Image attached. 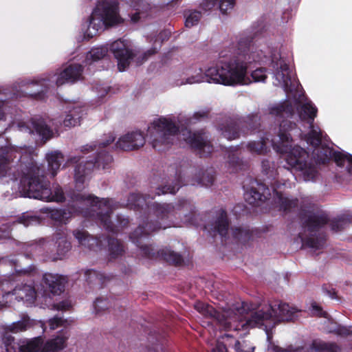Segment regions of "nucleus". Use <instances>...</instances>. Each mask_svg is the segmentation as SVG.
Wrapping results in <instances>:
<instances>
[{"mask_svg": "<svg viewBox=\"0 0 352 352\" xmlns=\"http://www.w3.org/2000/svg\"><path fill=\"white\" fill-rule=\"evenodd\" d=\"M327 216L323 212L314 214L305 221V228L308 231L313 232L327 223Z\"/></svg>", "mask_w": 352, "mask_h": 352, "instance_id": "nucleus-23", "label": "nucleus"}, {"mask_svg": "<svg viewBox=\"0 0 352 352\" xmlns=\"http://www.w3.org/2000/svg\"><path fill=\"white\" fill-rule=\"evenodd\" d=\"M67 321L59 317H54L49 320L50 329L54 330L60 327H65Z\"/></svg>", "mask_w": 352, "mask_h": 352, "instance_id": "nucleus-46", "label": "nucleus"}, {"mask_svg": "<svg viewBox=\"0 0 352 352\" xmlns=\"http://www.w3.org/2000/svg\"><path fill=\"white\" fill-rule=\"evenodd\" d=\"M231 235L233 238L239 241L245 240L249 238V231L240 227L232 229Z\"/></svg>", "mask_w": 352, "mask_h": 352, "instance_id": "nucleus-43", "label": "nucleus"}, {"mask_svg": "<svg viewBox=\"0 0 352 352\" xmlns=\"http://www.w3.org/2000/svg\"><path fill=\"white\" fill-rule=\"evenodd\" d=\"M50 217L56 221H63V212L60 210H52L50 211Z\"/></svg>", "mask_w": 352, "mask_h": 352, "instance_id": "nucleus-54", "label": "nucleus"}, {"mask_svg": "<svg viewBox=\"0 0 352 352\" xmlns=\"http://www.w3.org/2000/svg\"><path fill=\"white\" fill-rule=\"evenodd\" d=\"M166 228V226H159L157 227H152L151 225L147 224L145 228L139 227L131 236V238L135 242V240L141 237L143 234H148V233L156 231L160 228Z\"/></svg>", "mask_w": 352, "mask_h": 352, "instance_id": "nucleus-37", "label": "nucleus"}, {"mask_svg": "<svg viewBox=\"0 0 352 352\" xmlns=\"http://www.w3.org/2000/svg\"><path fill=\"white\" fill-rule=\"evenodd\" d=\"M20 222L25 226H36L40 223L41 219L36 216L25 214L20 219Z\"/></svg>", "mask_w": 352, "mask_h": 352, "instance_id": "nucleus-44", "label": "nucleus"}, {"mask_svg": "<svg viewBox=\"0 0 352 352\" xmlns=\"http://www.w3.org/2000/svg\"><path fill=\"white\" fill-rule=\"evenodd\" d=\"M34 128L35 131L43 138L47 139L51 135V130L43 122L34 123Z\"/></svg>", "mask_w": 352, "mask_h": 352, "instance_id": "nucleus-39", "label": "nucleus"}, {"mask_svg": "<svg viewBox=\"0 0 352 352\" xmlns=\"http://www.w3.org/2000/svg\"><path fill=\"white\" fill-rule=\"evenodd\" d=\"M145 144L144 135L138 131L127 133L118 140V147L125 151H131L142 147Z\"/></svg>", "mask_w": 352, "mask_h": 352, "instance_id": "nucleus-16", "label": "nucleus"}, {"mask_svg": "<svg viewBox=\"0 0 352 352\" xmlns=\"http://www.w3.org/2000/svg\"><path fill=\"white\" fill-rule=\"evenodd\" d=\"M311 312L313 315L326 317L327 313L323 311L321 307L316 302L311 304Z\"/></svg>", "mask_w": 352, "mask_h": 352, "instance_id": "nucleus-51", "label": "nucleus"}, {"mask_svg": "<svg viewBox=\"0 0 352 352\" xmlns=\"http://www.w3.org/2000/svg\"><path fill=\"white\" fill-rule=\"evenodd\" d=\"M329 155L333 157L338 166H342L346 164L348 173L352 174V155L340 152L331 153V151H329Z\"/></svg>", "mask_w": 352, "mask_h": 352, "instance_id": "nucleus-29", "label": "nucleus"}, {"mask_svg": "<svg viewBox=\"0 0 352 352\" xmlns=\"http://www.w3.org/2000/svg\"><path fill=\"white\" fill-rule=\"evenodd\" d=\"M195 309L207 318L219 324L223 329L239 330L241 328L265 326V328L274 325L279 321H289L295 318L298 309L287 303L275 302L273 305L265 306L256 311H251L243 315L245 306L237 309H223L220 313L212 306L201 302L195 304Z\"/></svg>", "mask_w": 352, "mask_h": 352, "instance_id": "nucleus-1", "label": "nucleus"}, {"mask_svg": "<svg viewBox=\"0 0 352 352\" xmlns=\"http://www.w3.org/2000/svg\"><path fill=\"white\" fill-rule=\"evenodd\" d=\"M109 246L111 254L113 257L118 256L123 252L122 245L117 239H110L109 241Z\"/></svg>", "mask_w": 352, "mask_h": 352, "instance_id": "nucleus-41", "label": "nucleus"}, {"mask_svg": "<svg viewBox=\"0 0 352 352\" xmlns=\"http://www.w3.org/2000/svg\"><path fill=\"white\" fill-rule=\"evenodd\" d=\"M46 80L45 78H41V79H39L36 83H38L40 84L41 86H47L46 85Z\"/></svg>", "mask_w": 352, "mask_h": 352, "instance_id": "nucleus-64", "label": "nucleus"}, {"mask_svg": "<svg viewBox=\"0 0 352 352\" xmlns=\"http://www.w3.org/2000/svg\"><path fill=\"white\" fill-rule=\"evenodd\" d=\"M211 229L218 232L222 237H230L229 223L226 212L224 210L219 211L214 223L212 224Z\"/></svg>", "mask_w": 352, "mask_h": 352, "instance_id": "nucleus-20", "label": "nucleus"}, {"mask_svg": "<svg viewBox=\"0 0 352 352\" xmlns=\"http://www.w3.org/2000/svg\"><path fill=\"white\" fill-rule=\"evenodd\" d=\"M212 352H227L226 346L222 343H217Z\"/></svg>", "mask_w": 352, "mask_h": 352, "instance_id": "nucleus-58", "label": "nucleus"}, {"mask_svg": "<svg viewBox=\"0 0 352 352\" xmlns=\"http://www.w3.org/2000/svg\"><path fill=\"white\" fill-rule=\"evenodd\" d=\"M83 110L80 107H74L68 111L64 121L65 126H74L80 123Z\"/></svg>", "mask_w": 352, "mask_h": 352, "instance_id": "nucleus-27", "label": "nucleus"}, {"mask_svg": "<svg viewBox=\"0 0 352 352\" xmlns=\"http://www.w3.org/2000/svg\"><path fill=\"white\" fill-rule=\"evenodd\" d=\"M213 180L214 177L207 174L206 175H204L202 179L198 183L203 186H208L212 184Z\"/></svg>", "mask_w": 352, "mask_h": 352, "instance_id": "nucleus-53", "label": "nucleus"}, {"mask_svg": "<svg viewBox=\"0 0 352 352\" xmlns=\"http://www.w3.org/2000/svg\"><path fill=\"white\" fill-rule=\"evenodd\" d=\"M74 235L81 245L87 247L91 250H95L96 248L100 245L98 240L90 236L87 232L85 230H75Z\"/></svg>", "mask_w": 352, "mask_h": 352, "instance_id": "nucleus-22", "label": "nucleus"}, {"mask_svg": "<svg viewBox=\"0 0 352 352\" xmlns=\"http://www.w3.org/2000/svg\"><path fill=\"white\" fill-rule=\"evenodd\" d=\"M241 126V121H229L221 130L223 136L228 140H233L240 135L239 128Z\"/></svg>", "mask_w": 352, "mask_h": 352, "instance_id": "nucleus-25", "label": "nucleus"}, {"mask_svg": "<svg viewBox=\"0 0 352 352\" xmlns=\"http://www.w3.org/2000/svg\"><path fill=\"white\" fill-rule=\"evenodd\" d=\"M156 52H157V50L155 49H151V50H148L146 52L144 53V59H146L148 56H151Z\"/></svg>", "mask_w": 352, "mask_h": 352, "instance_id": "nucleus-62", "label": "nucleus"}, {"mask_svg": "<svg viewBox=\"0 0 352 352\" xmlns=\"http://www.w3.org/2000/svg\"><path fill=\"white\" fill-rule=\"evenodd\" d=\"M208 111L201 110V111L195 112L194 113L193 117L196 119H198L199 118H205L208 116Z\"/></svg>", "mask_w": 352, "mask_h": 352, "instance_id": "nucleus-59", "label": "nucleus"}, {"mask_svg": "<svg viewBox=\"0 0 352 352\" xmlns=\"http://www.w3.org/2000/svg\"><path fill=\"white\" fill-rule=\"evenodd\" d=\"M86 275L88 276V279L91 282L94 281V280H98L100 281L101 279V278H100L101 276L99 275L96 271H94V270H88L86 272Z\"/></svg>", "mask_w": 352, "mask_h": 352, "instance_id": "nucleus-56", "label": "nucleus"}, {"mask_svg": "<svg viewBox=\"0 0 352 352\" xmlns=\"http://www.w3.org/2000/svg\"><path fill=\"white\" fill-rule=\"evenodd\" d=\"M44 344L39 337L23 342L19 346L20 352H45Z\"/></svg>", "mask_w": 352, "mask_h": 352, "instance_id": "nucleus-24", "label": "nucleus"}, {"mask_svg": "<svg viewBox=\"0 0 352 352\" xmlns=\"http://www.w3.org/2000/svg\"><path fill=\"white\" fill-rule=\"evenodd\" d=\"M268 351L269 352H302V349L294 348L292 346L283 349L274 344H272L268 347Z\"/></svg>", "mask_w": 352, "mask_h": 352, "instance_id": "nucleus-45", "label": "nucleus"}, {"mask_svg": "<svg viewBox=\"0 0 352 352\" xmlns=\"http://www.w3.org/2000/svg\"><path fill=\"white\" fill-rule=\"evenodd\" d=\"M32 325V322L28 317H24L22 320L13 322L10 325L7 327V330L16 333L19 332L24 331L29 328H30Z\"/></svg>", "mask_w": 352, "mask_h": 352, "instance_id": "nucleus-32", "label": "nucleus"}, {"mask_svg": "<svg viewBox=\"0 0 352 352\" xmlns=\"http://www.w3.org/2000/svg\"><path fill=\"white\" fill-rule=\"evenodd\" d=\"M149 203L142 195L133 193L129 197L127 205L134 208H143L144 206H148Z\"/></svg>", "mask_w": 352, "mask_h": 352, "instance_id": "nucleus-34", "label": "nucleus"}, {"mask_svg": "<svg viewBox=\"0 0 352 352\" xmlns=\"http://www.w3.org/2000/svg\"><path fill=\"white\" fill-rule=\"evenodd\" d=\"M338 349L335 344L314 340L306 352H338Z\"/></svg>", "mask_w": 352, "mask_h": 352, "instance_id": "nucleus-26", "label": "nucleus"}, {"mask_svg": "<svg viewBox=\"0 0 352 352\" xmlns=\"http://www.w3.org/2000/svg\"><path fill=\"white\" fill-rule=\"evenodd\" d=\"M41 169L33 165L27 168L21 179V192L25 197L45 201L60 202L64 199V194L59 186L50 188V183L45 181Z\"/></svg>", "mask_w": 352, "mask_h": 352, "instance_id": "nucleus-6", "label": "nucleus"}, {"mask_svg": "<svg viewBox=\"0 0 352 352\" xmlns=\"http://www.w3.org/2000/svg\"><path fill=\"white\" fill-rule=\"evenodd\" d=\"M208 72L209 68L205 72L197 66L188 68L181 75L175 76L174 85L175 86H182L204 82H213L214 78L209 75Z\"/></svg>", "mask_w": 352, "mask_h": 352, "instance_id": "nucleus-11", "label": "nucleus"}, {"mask_svg": "<svg viewBox=\"0 0 352 352\" xmlns=\"http://www.w3.org/2000/svg\"><path fill=\"white\" fill-rule=\"evenodd\" d=\"M131 6L134 11L131 15V21L133 23L138 22L142 18L146 17L151 10V6L146 0H133Z\"/></svg>", "mask_w": 352, "mask_h": 352, "instance_id": "nucleus-18", "label": "nucleus"}, {"mask_svg": "<svg viewBox=\"0 0 352 352\" xmlns=\"http://www.w3.org/2000/svg\"><path fill=\"white\" fill-rule=\"evenodd\" d=\"M262 169L267 175L272 173L274 170V164H272L269 160H263L262 162Z\"/></svg>", "mask_w": 352, "mask_h": 352, "instance_id": "nucleus-50", "label": "nucleus"}, {"mask_svg": "<svg viewBox=\"0 0 352 352\" xmlns=\"http://www.w3.org/2000/svg\"><path fill=\"white\" fill-rule=\"evenodd\" d=\"M257 60L254 54L246 52L223 63L220 68L210 67L208 74L213 76L214 83L232 86L249 85L252 81L248 74V64Z\"/></svg>", "mask_w": 352, "mask_h": 352, "instance_id": "nucleus-5", "label": "nucleus"}, {"mask_svg": "<svg viewBox=\"0 0 352 352\" xmlns=\"http://www.w3.org/2000/svg\"><path fill=\"white\" fill-rule=\"evenodd\" d=\"M235 0H220L219 8L222 13H226L233 8Z\"/></svg>", "mask_w": 352, "mask_h": 352, "instance_id": "nucleus-47", "label": "nucleus"}, {"mask_svg": "<svg viewBox=\"0 0 352 352\" xmlns=\"http://www.w3.org/2000/svg\"><path fill=\"white\" fill-rule=\"evenodd\" d=\"M76 201H85L92 208L98 207V209L100 210L97 214L98 219L104 223L107 229H111V221L109 219V213L117 208V204L114 203L113 200L104 199L99 200L98 197L91 195L85 196L81 195H76Z\"/></svg>", "mask_w": 352, "mask_h": 352, "instance_id": "nucleus-9", "label": "nucleus"}, {"mask_svg": "<svg viewBox=\"0 0 352 352\" xmlns=\"http://www.w3.org/2000/svg\"><path fill=\"white\" fill-rule=\"evenodd\" d=\"M148 135L153 148L161 149L177 140H184L192 148L199 151L202 156H207L212 151V146L201 133H191L187 129L177 132L175 124L169 118L155 119L148 127Z\"/></svg>", "mask_w": 352, "mask_h": 352, "instance_id": "nucleus-4", "label": "nucleus"}, {"mask_svg": "<svg viewBox=\"0 0 352 352\" xmlns=\"http://www.w3.org/2000/svg\"><path fill=\"white\" fill-rule=\"evenodd\" d=\"M36 292L32 286L30 285H19L12 292L3 295L2 300L0 301V309L7 307L9 303H12L13 298L18 301L23 300L31 304L34 302Z\"/></svg>", "mask_w": 352, "mask_h": 352, "instance_id": "nucleus-12", "label": "nucleus"}, {"mask_svg": "<svg viewBox=\"0 0 352 352\" xmlns=\"http://www.w3.org/2000/svg\"><path fill=\"white\" fill-rule=\"evenodd\" d=\"M294 125L289 121L283 120L275 139L270 140L268 138H265L260 142H250L248 148L253 154H263L267 151L268 142H271L277 152L286 154V162L292 170L299 172L305 181H314L318 176V171L315 166L305 161L308 157L307 151L298 146L292 147V139L287 131Z\"/></svg>", "mask_w": 352, "mask_h": 352, "instance_id": "nucleus-3", "label": "nucleus"}, {"mask_svg": "<svg viewBox=\"0 0 352 352\" xmlns=\"http://www.w3.org/2000/svg\"><path fill=\"white\" fill-rule=\"evenodd\" d=\"M185 25L191 28L198 24L201 18V13L197 10H189L185 12Z\"/></svg>", "mask_w": 352, "mask_h": 352, "instance_id": "nucleus-33", "label": "nucleus"}, {"mask_svg": "<svg viewBox=\"0 0 352 352\" xmlns=\"http://www.w3.org/2000/svg\"><path fill=\"white\" fill-rule=\"evenodd\" d=\"M214 6V0H206L203 5V8L205 10H209Z\"/></svg>", "mask_w": 352, "mask_h": 352, "instance_id": "nucleus-57", "label": "nucleus"}, {"mask_svg": "<svg viewBox=\"0 0 352 352\" xmlns=\"http://www.w3.org/2000/svg\"><path fill=\"white\" fill-rule=\"evenodd\" d=\"M82 68L80 65H70L63 71L54 74L50 80L57 86L66 82H74L82 78Z\"/></svg>", "mask_w": 352, "mask_h": 352, "instance_id": "nucleus-15", "label": "nucleus"}, {"mask_svg": "<svg viewBox=\"0 0 352 352\" xmlns=\"http://www.w3.org/2000/svg\"><path fill=\"white\" fill-rule=\"evenodd\" d=\"M161 256L167 262L175 265H179L183 261L180 254L169 249L162 250L161 251Z\"/></svg>", "mask_w": 352, "mask_h": 352, "instance_id": "nucleus-35", "label": "nucleus"}, {"mask_svg": "<svg viewBox=\"0 0 352 352\" xmlns=\"http://www.w3.org/2000/svg\"><path fill=\"white\" fill-rule=\"evenodd\" d=\"M43 280L49 286L51 292L54 294H60L63 291L67 282L65 276L52 274H45Z\"/></svg>", "mask_w": 352, "mask_h": 352, "instance_id": "nucleus-17", "label": "nucleus"}, {"mask_svg": "<svg viewBox=\"0 0 352 352\" xmlns=\"http://www.w3.org/2000/svg\"><path fill=\"white\" fill-rule=\"evenodd\" d=\"M0 352H14V349L10 345L2 344L0 346Z\"/></svg>", "mask_w": 352, "mask_h": 352, "instance_id": "nucleus-60", "label": "nucleus"}, {"mask_svg": "<svg viewBox=\"0 0 352 352\" xmlns=\"http://www.w3.org/2000/svg\"><path fill=\"white\" fill-rule=\"evenodd\" d=\"M244 197L251 205H257L259 201H264L272 197L276 206L284 211L289 210L297 205L296 199H289L284 197L280 192L274 188L272 194L270 189L263 184H256V187L253 185L250 190L245 191Z\"/></svg>", "mask_w": 352, "mask_h": 352, "instance_id": "nucleus-8", "label": "nucleus"}, {"mask_svg": "<svg viewBox=\"0 0 352 352\" xmlns=\"http://www.w3.org/2000/svg\"><path fill=\"white\" fill-rule=\"evenodd\" d=\"M12 150L7 151L6 155H0V177L4 175L8 168V164L10 160L12 159ZM14 157H16V155Z\"/></svg>", "mask_w": 352, "mask_h": 352, "instance_id": "nucleus-38", "label": "nucleus"}, {"mask_svg": "<svg viewBox=\"0 0 352 352\" xmlns=\"http://www.w3.org/2000/svg\"><path fill=\"white\" fill-rule=\"evenodd\" d=\"M106 138L102 140L101 143H100L99 148L102 146V147L107 146L109 144L112 143L115 140V135L113 133H109L106 135Z\"/></svg>", "mask_w": 352, "mask_h": 352, "instance_id": "nucleus-52", "label": "nucleus"}, {"mask_svg": "<svg viewBox=\"0 0 352 352\" xmlns=\"http://www.w3.org/2000/svg\"><path fill=\"white\" fill-rule=\"evenodd\" d=\"M300 237L303 246H307L316 250H319L324 246V240L322 239H319L313 236L305 238L303 235H300Z\"/></svg>", "mask_w": 352, "mask_h": 352, "instance_id": "nucleus-36", "label": "nucleus"}, {"mask_svg": "<svg viewBox=\"0 0 352 352\" xmlns=\"http://www.w3.org/2000/svg\"><path fill=\"white\" fill-rule=\"evenodd\" d=\"M342 223V221H336V222H333L332 223V230H335V231H338L340 230L341 228H340V225H341Z\"/></svg>", "mask_w": 352, "mask_h": 352, "instance_id": "nucleus-61", "label": "nucleus"}, {"mask_svg": "<svg viewBox=\"0 0 352 352\" xmlns=\"http://www.w3.org/2000/svg\"><path fill=\"white\" fill-rule=\"evenodd\" d=\"M179 186L175 185L173 186H164L162 188V189L158 188L157 192H156L158 195L161 194H166V193H171L175 194L179 189Z\"/></svg>", "mask_w": 352, "mask_h": 352, "instance_id": "nucleus-49", "label": "nucleus"}, {"mask_svg": "<svg viewBox=\"0 0 352 352\" xmlns=\"http://www.w3.org/2000/svg\"><path fill=\"white\" fill-rule=\"evenodd\" d=\"M270 115L280 120L282 118H287L294 113V109L289 101L274 104L269 109Z\"/></svg>", "mask_w": 352, "mask_h": 352, "instance_id": "nucleus-19", "label": "nucleus"}, {"mask_svg": "<svg viewBox=\"0 0 352 352\" xmlns=\"http://www.w3.org/2000/svg\"><path fill=\"white\" fill-rule=\"evenodd\" d=\"M96 314H100L109 308V302L106 298H98L94 304Z\"/></svg>", "mask_w": 352, "mask_h": 352, "instance_id": "nucleus-42", "label": "nucleus"}, {"mask_svg": "<svg viewBox=\"0 0 352 352\" xmlns=\"http://www.w3.org/2000/svg\"><path fill=\"white\" fill-rule=\"evenodd\" d=\"M173 207L170 204L153 203L152 209L156 217L160 219L168 218L173 211Z\"/></svg>", "mask_w": 352, "mask_h": 352, "instance_id": "nucleus-31", "label": "nucleus"}, {"mask_svg": "<svg viewBox=\"0 0 352 352\" xmlns=\"http://www.w3.org/2000/svg\"><path fill=\"white\" fill-rule=\"evenodd\" d=\"M110 50L118 60L119 71H124L134 56L131 50L129 49L125 42L121 40L116 41L111 43Z\"/></svg>", "mask_w": 352, "mask_h": 352, "instance_id": "nucleus-13", "label": "nucleus"}, {"mask_svg": "<svg viewBox=\"0 0 352 352\" xmlns=\"http://www.w3.org/2000/svg\"><path fill=\"white\" fill-rule=\"evenodd\" d=\"M2 102H0V120H3L4 118V113L2 109Z\"/></svg>", "mask_w": 352, "mask_h": 352, "instance_id": "nucleus-63", "label": "nucleus"}, {"mask_svg": "<svg viewBox=\"0 0 352 352\" xmlns=\"http://www.w3.org/2000/svg\"><path fill=\"white\" fill-rule=\"evenodd\" d=\"M122 21L118 12V3L115 0H98L90 16L85 37L91 38L102 30L104 26L113 25Z\"/></svg>", "mask_w": 352, "mask_h": 352, "instance_id": "nucleus-7", "label": "nucleus"}, {"mask_svg": "<svg viewBox=\"0 0 352 352\" xmlns=\"http://www.w3.org/2000/svg\"><path fill=\"white\" fill-rule=\"evenodd\" d=\"M107 52L108 48L105 46L94 47L87 53L85 61L87 64H91L93 61L98 60L104 57Z\"/></svg>", "mask_w": 352, "mask_h": 352, "instance_id": "nucleus-30", "label": "nucleus"}, {"mask_svg": "<svg viewBox=\"0 0 352 352\" xmlns=\"http://www.w3.org/2000/svg\"><path fill=\"white\" fill-rule=\"evenodd\" d=\"M47 160L48 162L49 170L51 171L52 175L55 176L63 161V156L60 152L54 151L47 155Z\"/></svg>", "mask_w": 352, "mask_h": 352, "instance_id": "nucleus-28", "label": "nucleus"}, {"mask_svg": "<svg viewBox=\"0 0 352 352\" xmlns=\"http://www.w3.org/2000/svg\"><path fill=\"white\" fill-rule=\"evenodd\" d=\"M58 243V250H60L61 245L67 250L69 248V243L66 241L64 234L56 233L52 240L40 239L39 240L30 244L26 248L27 256H38L44 251L52 250V247Z\"/></svg>", "mask_w": 352, "mask_h": 352, "instance_id": "nucleus-10", "label": "nucleus"}, {"mask_svg": "<svg viewBox=\"0 0 352 352\" xmlns=\"http://www.w3.org/2000/svg\"><path fill=\"white\" fill-rule=\"evenodd\" d=\"M270 67L274 79V85L283 88L288 97H290V94L293 96L300 119L307 121L310 124L311 131L306 137L307 143L314 147L318 146L322 144L324 137L322 136L320 129L314 127L312 124L317 115V108L303 94H298V82L286 60L278 52L272 55Z\"/></svg>", "mask_w": 352, "mask_h": 352, "instance_id": "nucleus-2", "label": "nucleus"}, {"mask_svg": "<svg viewBox=\"0 0 352 352\" xmlns=\"http://www.w3.org/2000/svg\"><path fill=\"white\" fill-rule=\"evenodd\" d=\"M54 307L57 310L65 311L69 309L72 307V304L70 301L65 300L56 305Z\"/></svg>", "mask_w": 352, "mask_h": 352, "instance_id": "nucleus-55", "label": "nucleus"}, {"mask_svg": "<svg viewBox=\"0 0 352 352\" xmlns=\"http://www.w3.org/2000/svg\"><path fill=\"white\" fill-rule=\"evenodd\" d=\"M234 349L236 351V352H254V347H247L245 342H243L242 344L239 342L236 341L234 344Z\"/></svg>", "mask_w": 352, "mask_h": 352, "instance_id": "nucleus-48", "label": "nucleus"}, {"mask_svg": "<svg viewBox=\"0 0 352 352\" xmlns=\"http://www.w3.org/2000/svg\"><path fill=\"white\" fill-rule=\"evenodd\" d=\"M69 336L65 332H60L56 338L47 341L43 346L45 352H54L63 349Z\"/></svg>", "mask_w": 352, "mask_h": 352, "instance_id": "nucleus-21", "label": "nucleus"}, {"mask_svg": "<svg viewBox=\"0 0 352 352\" xmlns=\"http://www.w3.org/2000/svg\"><path fill=\"white\" fill-rule=\"evenodd\" d=\"M112 157L105 153H100L95 163L93 162H87L85 164L80 162L75 168V180L76 184H83L87 175L91 173L93 168L97 165L98 167L102 165V168H104V162L107 164L111 162Z\"/></svg>", "mask_w": 352, "mask_h": 352, "instance_id": "nucleus-14", "label": "nucleus"}, {"mask_svg": "<svg viewBox=\"0 0 352 352\" xmlns=\"http://www.w3.org/2000/svg\"><path fill=\"white\" fill-rule=\"evenodd\" d=\"M252 82H265L267 78L266 70L265 68H258L254 70L250 76Z\"/></svg>", "mask_w": 352, "mask_h": 352, "instance_id": "nucleus-40", "label": "nucleus"}]
</instances>
